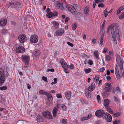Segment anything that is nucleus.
I'll return each mask as SVG.
<instances>
[{
  "instance_id": "25",
  "label": "nucleus",
  "mask_w": 124,
  "mask_h": 124,
  "mask_svg": "<svg viewBox=\"0 0 124 124\" xmlns=\"http://www.w3.org/2000/svg\"><path fill=\"white\" fill-rule=\"evenodd\" d=\"M86 96L89 98H91V92L86 91L85 93Z\"/></svg>"
},
{
  "instance_id": "12",
  "label": "nucleus",
  "mask_w": 124,
  "mask_h": 124,
  "mask_svg": "<svg viewBox=\"0 0 124 124\" xmlns=\"http://www.w3.org/2000/svg\"><path fill=\"white\" fill-rule=\"evenodd\" d=\"M42 114L43 116L47 118H49L52 117L50 112L48 111H44L42 112Z\"/></svg>"
},
{
  "instance_id": "64",
  "label": "nucleus",
  "mask_w": 124,
  "mask_h": 124,
  "mask_svg": "<svg viewBox=\"0 0 124 124\" xmlns=\"http://www.w3.org/2000/svg\"><path fill=\"white\" fill-rule=\"evenodd\" d=\"M105 70V69L104 67H102L100 69V71L101 72H103Z\"/></svg>"
},
{
  "instance_id": "34",
  "label": "nucleus",
  "mask_w": 124,
  "mask_h": 124,
  "mask_svg": "<svg viewBox=\"0 0 124 124\" xmlns=\"http://www.w3.org/2000/svg\"><path fill=\"white\" fill-rule=\"evenodd\" d=\"M105 17H106L108 14V12L107 11V9L106 8L104 10L103 12Z\"/></svg>"
},
{
  "instance_id": "29",
  "label": "nucleus",
  "mask_w": 124,
  "mask_h": 124,
  "mask_svg": "<svg viewBox=\"0 0 124 124\" xmlns=\"http://www.w3.org/2000/svg\"><path fill=\"white\" fill-rule=\"evenodd\" d=\"M84 71L85 72V73L87 74L90 73L91 71V69L90 68H89L87 69H84Z\"/></svg>"
},
{
  "instance_id": "30",
  "label": "nucleus",
  "mask_w": 124,
  "mask_h": 124,
  "mask_svg": "<svg viewBox=\"0 0 124 124\" xmlns=\"http://www.w3.org/2000/svg\"><path fill=\"white\" fill-rule=\"evenodd\" d=\"M53 15V13L52 12H50L48 13L46 15L47 17L49 18L51 17Z\"/></svg>"
},
{
  "instance_id": "14",
  "label": "nucleus",
  "mask_w": 124,
  "mask_h": 124,
  "mask_svg": "<svg viewBox=\"0 0 124 124\" xmlns=\"http://www.w3.org/2000/svg\"><path fill=\"white\" fill-rule=\"evenodd\" d=\"M59 105V104H58ZM59 107L58 106V104L57 105V106L54 107L52 111L53 116L54 117H55L57 115V111Z\"/></svg>"
},
{
  "instance_id": "15",
  "label": "nucleus",
  "mask_w": 124,
  "mask_h": 124,
  "mask_svg": "<svg viewBox=\"0 0 124 124\" xmlns=\"http://www.w3.org/2000/svg\"><path fill=\"white\" fill-rule=\"evenodd\" d=\"M115 72L116 78L117 79H119L120 78H121V77L119 74L118 68L117 65H116L115 68Z\"/></svg>"
},
{
  "instance_id": "58",
  "label": "nucleus",
  "mask_w": 124,
  "mask_h": 124,
  "mask_svg": "<svg viewBox=\"0 0 124 124\" xmlns=\"http://www.w3.org/2000/svg\"><path fill=\"white\" fill-rule=\"evenodd\" d=\"M124 9V5H123L121 7H120L119 9L121 11L123 9Z\"/></svg>"
},
{
  "instance_id": "7",
  "label": "nucleus",
  "mask_w": 124,
  "mask_h": 124,
  "mask_svg": "<svg viewBox=\"0 0 124 124\" xmlns=\"http://www.w3.org/2000/svg\"><path fill=\"white\" fill-rule=\"evenodd\" d=\"M105 115V113L102 110H97L95 113V115L98 117H101Z\"/></svg>"
},
{
  "instance_id": "8",
  "label": "nucleus",
  "mask_w": 124,
  "mask_h": 124,
  "mask_svg": "<svg viewBox=\"0 0 124 124\" xmlns=\"http://www.w3.org/2000/svg\"><path fill=\"white\" fill-rule=\"evenodd\" d=\"M64 32V29L62 28H60L55 32L56 35L57 36H61Z\"/></svg>"
},
{
  "instance_id": "1",
  "label": "nucleus",
  "mask_w": 124,
  "mask_h": 124,
  "mask_svg": "<svg viewBox=\"0 0 124 124\" xmlns=\"http://www.w3.org/2000/svg\"><path fill=\"white\" fill-rule=\"evenodd\" d=\"M62 4V3H60L56 1L54 2L55 6L59 9L63 10L65 8L69 11H70L72 14L74 15L77 14V11L73 6L70 5L65 4L64 6V8Z\"/></svg>"
},
{
  "instance_id": "43",
  "label": "nucleus",
  "mask_w": 124,
  "mask_h": 124,
  "mask_svg": "<svg viewBox=\"0 0 124 124\" xmlns=\"http://www.w3.org/2000/svg\"><path fill=\"white\" fill-rule=\"evenodd\" d=\"M89 118L88 117H83L81 118V120L82 121H84L85 120H87Z\"/></svg>"
},
{
  "instance_id": "54",
  "label": "nucleus",
  "mask_w": 124,
  "mask_h": 124,
  "mask_svg": "<svg viewBox=\"0 0 124 124\" xmlns=\"http://www.w3.org/2000/svg\"><path fill=\"white\" fill-rule=\"evenodd\" d=\"M62 122L64 124H67V123L65 120L63 119L62 120Z\"/></svg>"
},
{
  "instance_id": "21",
  "label": "nucleus",
  "mask_w": 124,
  "mask_h": 124,
  "mask_svg": "<svg viewBox=\"0 0 124 124\" xmlns=\"http://www.w3.org/2000/svg\"><path fill=\"white\" fill-rule=\"evenodd\" d=\"M51 23L53 24L55 29H57L59 28V24L58 22L54 21L52 22Z\"/></svg>"
},
{
  "instance_id": "47",
  "label": "nucleus",
  "mask_w": 124,
  "mask_h": 124,
  "mask_svg": "<svg viewBox=\"0 0 124 124\" xmlns=\"http://www.w3.org/2000/svg\"><path fill=\"white\" fill-rule=\"evenodd\" d=\"M42 79L43 80L46 82H47V78L46 77L43 76L42 77Z\"/></svg>"
},
{
  "instance_id": "16",
  "label": "nucleus",
  "mask_w": 124,
  "mask_h": 124,
  "mask_svg": "<svg viewBox=\"0 0 124 124\" xmlns=\"http://www.w3.org/2000/svg\"><path fill=\"white\" fill-rule=\"evenodd\" d=\"M7 23V20L5 19H2L0 21V26L2 27L5 26Z\"/></svg>"
},
{
  "instance_id": "10",
  "label": "nucleus",
  "mask_w": 124,
  "mask_h": 124,
  "mask_svg": "<svg viewBox=\"0 0 124 124\" xmlns=\"http://www.w3.org/2000/svg\"><path fill=\"white\" fill-rule=\"evenodd\" d=\"M16 52L18 53H23L25 51V49L22 46H19L16 49Z\"/></svg>"
},
{
  "instance_id": "37",
  "label": "nucleus",
  "mask_w": 124,
  "mask_h": 124,
  "mask_svg": "<svg viewBox=\"0 0 124 124\" xmlns=\"http://www.w3.org/2000/svg\"><path fill=\"white\" fill-rule=\"evenodd\" d=\"M25 122L23 120H19L17 121L16 124H25Z\"/></svg>"
},
{
  "instance_id": "3",
  "label": "nucleus",
  "mask_w": 124,
  "mask_h": 124,
  "mask_svg": "<svg viewBox=\"0 0 124 124\" xmlns=\"http://www.w3.org/2000/svg\"><path fill=\"white\" fill-rule=\"evenodd\" d=\"M7 69L5 67L0 68V86L2 85L6 80V77L8 75Z\"/></svg>"
},
{
  "instance_id": "31",
  "label": "nucleus",
  "mask_w": 124,
  "mask_h": 124,
  "mask_svg": "<svg viewBox=\"0 0 124 124\" xmlns=\"http://www.w3.org/2000/svg\"><path fill=\"white\" fill-rule=\"evenodd\" d=\"M1 32L2 34L5 35L7 33V31L6 29H3L1 30Z\"/></svg>"
},
{
  "instance_id": "39",
  "label": "nucleus",
  "mask_w": 124,
  "mask_h": 124,
  "mask_svg": "<svg viewBox=\"0 0 124 124\" xmlns=\"http://www.w3.org/2000/svg\"><path fill=\"white\" fill-rule=\"evenodd\" d=\"M9 4L10 5V7L15 8L16 7V5H15L14 3H9Z\"/></svg>"
},
{
  "instance_id": "41",
  "label": "nucleus",
  "mask_w": 124,
  "mask_h": 124,
  "mask_svg": "<svg viewBox=\"0 0 124 124\" xmlns=\"http://www.w3.org/2000/svg\"><path fill=\"white\" fill-rule=\"evenodd\" d=\"M120 114L119 112H116L114 114V116L115 117H118L120 116Z\"/></svg>"
},
{
  "instance_id": "44",
  "label": "nucleus",
  "mask_w": 124,
  "mask_h": 124,
  "mask_svg": "<svg viewBox=\"0 0 124 124\" xmlns=\"http://www.w3.org/2000/svg\"><path fill=\"white\" fill-rule=\"evenodd\" d=\"M74 66L73 64H71L70 65L68 66V68L71 70L74 69Z\"/></svg>"
},
{
  "instance_id": "27",
  "label": "nucleus",
  "mask_w": 124,
  "mask_h": 124,
  "mask_svg": "<svg viewBox=\"0 0 124 124\" xmlns=\"http://www.w3.org/2000/svg\"><path fill=\"white\" fill-rule=\"evenodd\" d=\"M105 59L107 61H108L111 60L112 58L109 55H107L106 56Z\"/></svg>"
},
{
  "instance_id": "63",
  "label": "nucleus",
  "mask_w": 124,
  "mask_h": 124,
  "mask_svg": "<svg viewBox=\"0 0 124 124\" xmlns=\"http://www.w3.org/2000/svg\"><path fill=\"white\" fill-rule=\"evenodd\" d=\"M121 11L120 10L118 9H117V13H116V14L118 15L119 14V13H120L121 12Z\"/></svg>"
},
{
  "instance_id": "24",
  "label": "nucleus",
  "mask_w": 124,
  "mask_h": 124,
  "mask_svg": "<svg viewBox=\"0 0 124 124\" xmlns=\"http://www.w3.org/2000/svg\"><path fill=\"white\" fill-rule=\"evenodd\" d=\"M105 108L107 111L109 112L110 113L112 114H113L114 112H113V110L110 107H108V106L105 107Z\"/></svg>"
},
{
  "instance_id": "40",
  "label": "nucleus",
  "mask_w": 124,
  "mask_h": 124,
  "mask_svg": "<svg viewBox=\"0 0 124 124\" xmlns=\"http://www.w3.org/2000/svg\"><path fill=\"white\" fill-rule=\"evenodd\" d=\"M7 87L6 86H1L0 87V90L1 91L5 90L7 89Z\"/></svg>"
},
{
  "instance_id": "17",
  "label": "nucleus",
  "mask_w": 124,
  "mask_h": 124,
  "mask_svg": "<svg viewBox=\"0 0 124 124\" xmlns=\"http://www.w3.org/2000/svg\"><path fill=\"white\" fill-rule=\"evenodd\" d=\"M40 54V51L38 49H35L33 52V54L34 56L37 57L39 56Z\"/></svg>"
},
{
  "instance_id": "32",
  "label": "nucleus",
  "mask_w": 124,
  "mask_h": 124,
  "mask_svg": "<svg viewBox=\"0 0 124 124\" xmlns=\"http://www.w3.org/2000/svg\"><path fill=\"white\" fill-rule=\"evenodd\" d=\"M39 93L40 94H43L46 95L48 93L42 90H40L39 91Z\"/></svg>"
},
{
  "instance_id": "22",
  "label": "nucleus",
  "mask_w": 124,
  "mask_h": 124,
  "mask_svg": "<svg viewBox=\"0 0 124 124\" xmlns=\"http://www.w3.org/2000/svg\"><path fill=\"white\" fill-rule=\"evenodd\" d=\"M104 36V33H103L101 35L100 39V43L101 45L102 46L103 45V37Z\"/></svg>"
},
{
  "instance_id": "57",
  "label": "nucleus",
  "mask_w": 124,
  "mask_h": 124,
  "mask_svg": "<svg viewBox=\"0 0 124 124\" xmlns=\"http://www.w3.org/2000/svg\"><path fill=\"white\" fill-rule=\"evenodd\" d=\"M94 1L96 3H98L101 2V0H95Z\"/></svg>"
},
{
  "instance_id": "62",
  "label": "nucleus",
  "mask_w": 124,
  "mask_h": 124,
  "mask_svg": "<svg viewBox=\"0 0 124 124\" xmlns=\"http://www.w3.org/2000/svg\"><path fill=\"white\" fill-rule=\"evenodd\" d=\"M104 25L102 24L101 25V31H102L103 30V28L104 27Z\"/></svg>"
},
{
  "instance_id": "49",
  "label": "nucleus",
  "mask_w": 124,
  "mask_h": 124,
  "mask_svg": "<svg viewBox=\"0 0 124 124\" xmlns=\"http://www.w3.org/2000/svg\"><path fill=\"white\" fill-rule=\"evenodd\" d=\"M97 99L98 102L100 101V97L99 95H97Z\"/></svg>"
},
{
  "instance_id": "35",
  "label": "nucleus",
  "mask_w": 124,
  "mask_h": 124,
  "mask_svg": "<svg viewBox=\"0 0 124 124\" xmlns=\"http://www.w3.org/2000/svg\"><path fill=\"white\" fill-rule=\"evenodd\" d=\"M110 89V88L109 87H106L103 89V90L104 92H108Z\"/></svg>"
},
{
  "instance_id": "60",
  "label": "nucleus",
  "mask_w": 124,
  "mask_h": 124,
  "mask_svg": "<svg viewBox=\"0 0 124 124\" xmlns=\"http://www.w3.org/2000/svg\"><path fill=\"white\" fill-rule=\"evenodd\" d=\"M57 13L56 11H55L54 12L53 14V15L54 16H56L57 15Z\"/></svg>"
},
{
  "instance_id": "20",
  "label": "nucleus",
  "mask_w": 124,
  "mask_h": 124,
  "mask_svg": "<svg viewBox=\"0 0 124 124\" xmlns=\"http://www.w3.org/2000/svg\"><path fill=\"white\" fill-rule=\"evenodd\" d=\"M65 96L68 100H70L71 96V92L70 91H66L65 93Z\"/></svg>"
},
{
  "instance_id": "61",
  "label": "nucleus",
  "mask_w": 124,
  "mask_h": 124,
  "mask_svg": "<svg viewBox=\"0 0 124 124\" xmlns=\"http://www.w3.org/2000/svg\"><path fill=\"white\" fill-rule=\"evenodd\" d=\"M92 42L94 44H95L96 42V39H92Z\"/></svg>"
},
{
  "instance_id": "13",
  "label": "nucleus",
  "mask_w": 124,
  "mask_h": 124,
  "mask_svg": "<svg viewBox=\"0 0 124 124\" xmlns=\"http://www.w3.org/2000/svg\"><path fill=\"white\" fill-rule=\"evenodd\" d=\"M47 98V100L46 101V103L47 104L49 105L50 104L52 103V98L51 95L48 93L46 95Z\"/></svg>"
},
{
  "instance_id": "53",
  "label": "nucleus",
  "mask_w": 124,
  "mask_h": 124,
  "mask_svg": "<svg viewBox=\"0 0 124 124\" xmlns=\"http://www.w3.org/2000/svg\"><path fill=\"white\" fill-rule=\"evenodd\" d=\"M113 97L114 100L116 102L118 101V99L115 96H114Z\"/></svg>"
},
{
  "instance_id": "19",
  "label": "nucleus",
  "mask_w": 124,
  "mask_h": 124,
  "mask_svg": "<svg viewBox=\"0 0 124 124\" xmlns=\"http://www.w3.org/2000/svg\"><path fill=\"white\" fill-rule=\"evenodd\" d=\"M94 57L97 60H99V52L97 50L94 51L93 53Z\"/></svg>"
},
{
  "instance_id": "5",
  "label": "nucleus",
  "mask_w": 124,
  "mask_h": 124,
  "mask_svg": "<svg viewBox=\"0 0 124 124\" xmlns=\"http://www.w3.org/2000/svg\"><path fill=\"white\" fill-rule=\"evenodd\" d=\"M18 39L20 42L21 43L26 42L27 40V37L23 34L19 35L18 37Z\"/></svg>"
},
{
  "instance_id": "46",
  "label": "nucleus",
  "mask_w": 124,
  "mask_h": 124,
  "mask_svg": "<svg viewBox=\"0 0 124 124\" xmlns=\"http://www.w3.org/2000/svg\"><path fill=\"white\" fill-rule=\"evenodd\" d=\"M67 43L68 45L71 47H73V46L74 45L73 44L71 43L70 42H67Z\"/></svg>"
},
{
  "instance_id": "59",
  "label": "nucleus",
  "mask_w": 124,
  "mask_h": 124,
  "mask_svg": "<svg viewBox=\"0 0 124 124\" xmlns=\"http://www.w3.org/2000/svg\"><path fill=\"white\" fill-rule=\"evenodd\" d=\"M37 119V120H38L39 119H40V118H41V116H40L39 115H38L37 116V117H36Z\"/></svg>"
},
{
  "instance_id": "28",
  "label": "nucleus",
  "mask_w": 124,
  "mask_h": 124,
  "mask_svg": "<svg viewBox=\"0 0 124 124\" xmlns=\"http://www.w3.org/2000/svg\"><path fill=\"white\" fill-rule=\"evenodd\" d=\"M89 11V7H86L85 8L84 11L85 15H87L88 14V13Z\"/></svg>"
},
{
  "instance_id": "36",
  "label": "nucleus",
  "mask_w": 124,
  "mask_h": 124,
  "mask_svg": "<svg viewBox=\"0 0 124 124\" xmlns=\"http://www.w3.org/2000/svg\"><path fill=\"white\" fill-rule=\"evenodd\" d=\"M77 26V23H73L72 25V29L74 30H75Z\"/></svg>"
},
{
  "instance_id": "38",
  "label": "nucleus",
  "mask_w": 124,
  "mask_h": 124,
  "mask_svg": "<svg viewBox=\"0 0 124 124\" xmlns=\"http://www.w3.org/2000/svg\"><path fill=\"white\" fill-rule=\"evenodd\" d=\"M61 106L62 109L64 111L66 110L67 108L66 107L65 105L63 104H62L61 105Z\"/></svg>"
},
{
  "instance_id": "50",
  "label": "nucleus",
  "mask_w": 124,
  "mask_h": 124,
  "mask_svg": "<svg viewBox=\"0 0 124 124\" xmlns=\"http://www.w3.org/2000/svg\"><path fill=\"white\" fill-rule=\"evenodd\" d=\"M98 6L99 7L103 8L104 7V5L103 3H101L99 4Z\"/></svg>"
},
{
  "instance_id": "55",
  "label": "nucleus",
  "mask_w": 124,
  "mask_h": 124,
  "mask_svg": "<svg viewBox=\"0 0 124 124\" xmlns=\"http://www.w3.org/2000/svg\"><path fill=\"white\" fill-rule=\"evenodd\" d=\"M116 90L117 92L120 93L121 92V90L119 88V87H116Z\"/></svg>"
},
{
  "instance_id": "11",
  "label": "nucleus",
  "mask_w": 124,
  "mask_h": 124,
  "mask_svg": "<svg viewBox=\"0 0 124 124\" xmlns=\"http://www.w3.org/2000/svg\"><path fill=\"white\" fill-rule=\"evenodd\" d=\"M30 40L32 42L34 43H36L38 41V37L36 35H31L30 38Z\"/></svg>"
},
{
  "instance_id": "2",
  "label": "nucleus",
  "mask_w": 124,
  "mask_h": 124,
  "mask_svg": "<svg viewBox=\"0 0 124 124\" xmlns=\"http://www.w3.org/2000/svg\"><path fill=\"white\" fill-rule=\"evenodd\" d=\"M114 26L113 25H110L108 28L107 32L111 30V33L112 34L113 40L114 43L116 44H117V42L116 41V37L117 40L119 41L120 37V31L118 27H115V31L114 30Z\"/></svg>"
},
{
  "instance_id": "42",
  "label": "nucleus",
  "mask_w": 124,
  "mask_h": 124,
  "mask_svg": "<svg viewBox=\"0 0 124 124\" xmlns=\"http://www.w3.org/2000/svg\"><path fill=\"white\" fill-rule=\"evenodd\" d=\"M124 17V12H123L119 16V18L120 19H122Z\"/></svg>"
},
{
  "instance_id": "9",
  "label": "nucleus",
  "mask_w": 124,
  "mask_h": 124,
  "mask_svg": "<svg viewBox=\"0 0 124 124\" xmlns=\"http://www.w3.org/2000/svg\"><path fill=\"white\" fill-rule=\"evenodd\" d=\"M59 63H60L63 69H68V66L64 59H60Z\"/></svg>"
},
{
  "instance_id": "23",
  "label": "nucleus",
  "mask_w": 124,
  "mask_h": 124,
  "mask_svg": "<svg viewBox=\"0 0 124 124\" xmlns=\"http://www.w3.org/2000/svg\"><path fill=\"white\" fill-rule=\"evenodd\" d=\"M109 103V100L107 99H105L104 100V104L105 107L108 106Z\"/></svg>"
},
{
  "instance_id": "6",
  "label": "nucleus",
  "mask_w": 124,
  "mask_h": 124,
  "mask_svg": "<svg viewBox=\"0 0 124 124\" xmlns=\"http://www.w3.org/2000/svg\"><path fill=\"white\" fill-rule=\"evenodd\" d=\"M22 60L25 65H29L30 59L29 57L26 55H24L22 56Z\"/></svg>"
},
{
  "instance_id": "18",
  "label": "nucleus",
  "mask_w": 124,
  "mask_h": 124,
  "mask_svg": "<svg viewBox=\"0 0 124 124\" xmlns=\"http://www.w3.org/2000/svg\"><path fill=\"white\" fill-rule=\"evenodd\" d=\"M95 87V85L94 83H92L91 85L88 88V90L90 92L93 91Z\"/></svg>"
},
{
  "instance_id": "56",
  "label": "nucleus",
  "mask_w": 124,
  "mask_h": 124,
  "mask_svg": "<svg viewBox=\"0 0 124 124\" xmlns=\"http://www.w3.org/2000/svg\"><path fill=\"white\" fill-rule=\"evenodd\" d=\"M64 71L66 73H69V71L67 69H64Z\"/></svg>"
},
{
  "instance_id": "26",
  "label": "nucleus",
  "mask_w": 124,
  "mask_h": 124,
  "mask_svg": "<svg viewBox=\"0 0 124 124\" xmlns=\"http://www.w3.org/2000/svg\"><path fill=\"white\" fill-rule=\"evenodd\" d=\"M107 119L108 122H110L111 121L112 117L110 114H108L107 117Z\"/></svg>"
},
{
  "instance_id": "52",
  "label": "nucleus",
  "mask_w": 124,
  "mask_h": 124,
  "mask_svg": "<svg viewBox=\"0 0 124 124\" xmlns=\"http://www.w3.org/2000/svg\"><path fill=\"white\" fill-rule=\"evenodd\" d=\"M56 96L57 98H61L62 97L61 94L60 93H58L57 94Z\"/></svg>"
},
{
  "instance_id": "45",
  "label": "nucleus",
  "mask_w": 124,
  "mask_h": 124,
  "mask_svg": "<svg viewBox=\"0 0 124 124\" xmlns=\"http://www.w3.org/2000/svg\"><path fill=\"white\" fill-rule=\"evenodd\" d=\"M88 63L90 65H92L93 64V62L91 60H89L88 62Z\"/></svg>"
},
{
  "instance_id": "33",
  "label": "nucleus",
  "mask_w": 124,
  "mask_h": 124,
  "mask_svg": "<svg viewBox=\"0 0 124 124\" xmlns=\"http://www.w3.org/2000/svg\"><path fill=\"white\" fill-rule=\"evenodd\" d=\"M99 77L98 75H96L95 76L94 78V81L96 82H98L99 80Z\"/></svg>"
},
{
  "instance_id": "4",
  "label": "nucleus",
  "mask_w": 124,
  "mask_h": 124,
  "mask_svg": "<svg viewBox=\"0 0 124 124\" xmlns=\"http://www.w3.org/2000/svg\"><path fill=\"white\" fill-rule=\"evenodd\" d=\"M116 60L117 63L118 64L122 72H123L122 75H123L124 78V70L123 69V62L121 58L118 54H116Z\"/></svg>"
},
{
  "instance_id": "51",
  "label": "nucleus",
  "mask_w": 124,
  "mask_h": 124,
  "mask_svg": "<svg viewBox=\"0 0 124 124\" xmlns=\"http://www.w3.org/2000/svg\"><path fill=\"white\" fill-rule=\"evenodd\" d=\"M54 71V69H48L46 70V71L48 72L49 71H50L52 72H53Z\"/></svg>"
},
{
  "instance_id": "48",
  "label": "nucleus",
  "mask_w": 124,
  "mask_h": 124,
  "mask_svg": "<svg viewBox=\"0 0 124 124\" xmlns=\"http://www.w3.org/2000/svg\"><path fill=\"white\" fill-rule=\"evenodd\" d=\"M108 49L107 48H105L103 49V53L104 54L105 53L108 51Z\"/></svg>"
}]
</instances>
